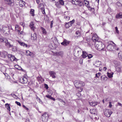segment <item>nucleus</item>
<instances>
[{
  "label": "nucleus",
  "mask_w": 122,
  "mask_h": 122,
  "mask_svg": "<svg viewBox=\"0 0 122 122\" xmlns=\"http://www.w3.org/2000/svg\"><path fill=\"white\" fill-rule=\"evenodd\" d=\"M76 51H77V52H76V55L77 56H79V53H81V51H79V50H76Z\"/></svg>",
  "instance_id": "49530a36"
},
{
  "label": "nucleus",
  "mask_w": 122,
  "mask_h": 122,
  "mask_svg": "<svg viewBox=\"0 0 122 122\" xmlns=\"http://www.w3.org/2000/svg\"><path fill=\"white\" fill-rule=\"evenodd\" d=\"M80 83L79 84V87H81V86H84L85 85L83 81H80Z\"/></svg>",
  "instance_id": "473e14b6"
},
{
  "label": "nucleus",
  "mask_w": 122,
  "mask_h": 122,
  "mask_svg": "<svg viewBox=\"0 0 122 122\" xmlns=\"http://www.w3.org/2000/svg\"><path fill=\"white\" fill-rule=\"evenodd\" d=\"M35 10L33 9H31L30 11V14L32 16H34L35 15L34 14Z\"/></svg>",
  "instance_id": "393cba45"
},
{
  "label": "nucleus",
  "mask_w": 122,
  "mask_h": 122,
  "mask_svg": "<svg viewBox=\"0 0 122 122\" xmlns=\"http://www.w3.org/2000/svg\"><path fill=\"white\" fill-rule=\"evenodd\" d=\"M7 41V40L3 37H1L0 38V43H5Z\"/></svg>",
  "instance_id": "6ab92c4d"
},
{
  "label": "nucleus",
  "mask_w": 122,
  "mask_h": 122,
  "mask_svg": "<svg viewBox=\"0 0 122 122\" xmlns=\"http://www.w3.org/2000/svg\"><path fill=\"white\" fill-rule=\"evenodd\" d=\"M99 76L98 75V74L97 73L96 74V77H97L98 78Z\"/></svg>",
  "instance_id": "774afa93"
},
{
  "label": "nucleus",
  "mask_w": 122,
  "mask_h": 122,
  "mask_svg": "<svg viewBox=\"0 0 122 122\" xmlns=\"http://www.w3.org/2000/svg\"><path fill=\"white\" fill-rule=\"evenodd\" d=\"M15 103L18 106H20L21 105V104L20 102H18L17 101H16L15 102Z\"/></svg>",
  "instance_id": "8fccbe9b"
},
{
  "label": "nucleus",
  "mask_w": 122,
  "mask_h": 122,
  "mask_svg": "<svg viewBox=\"0 0 122 122\" xmlns=\"http://www.w3.org/2000/svg\"><path fill=\"white\" fill-rule=\"evenodd\" d=\"M8 58L9 59L11 60V61H17V59L15 57V56L11 54H8Z\"/></svg>",
  "instance_id": "1a4fd4ad"
},
{
  "label": "nucleus",
  "mask_w": 122,
  "mask_h": 122,
  "mask_svg": "<svg viewBox=\"0 0 122 122\" xmlns=\"http://www.w3.org/2000/svg\"><path fill=\"white\" fill-rule=\"evenodd\" d=\"M11 95L12 96L15 98H16V97H17V96L15 94H11Z\"/></svg>",
  "instance_id": "3c124183"
},
{
  "label": "nucleus",
  "mask_w": 122,
  "mask_h": 122,
  "mask_svg": "<svg viewBox=\"0 0 122 122\" xmlns=\"http://www.w3.org/2000/svg\"><path fill=\"white\" fill-rule=\"evenodd\" d=\"M114 64L115 65V66H117L119 64V63L117 61H114L113 62Z\"/></svg>",
  "instance_id": "ea45409f"
},
{
  "label": "nucleus",
  "mask_w": 122,
  "mask_h": 122,
  "mask_svg": "<svg viewBox=\"0 0 122 122\" xmlns=\"http://www.w3.org/2000/svg\"><path fill=\"white\" fill-rule=\"evenodd\" d=\"M64 18L67 19V20H69L70 19V17L69 16H64Z\"/></svg>",
  "instance_id": "5fc2aeb1"
},
{
  "label": "nucleus",
  "mask_w": 122,
  "mask_h": 122,
  "mask_svg": "<svg viewBox=\"0 0 122 122\" xmlns=\"http://www.w3.org/2000/svg\"><path fill=\"white\" fill-rule=\"evenodd\" d=\"M107 48L108 50L110 51H114L116 49L115 46H113L112 44L110 43L107 45Z\"/></svg>",
  "instance_id": "20e7f679"
},
{
  "label": "nucleus",
  "mask_w": 122,
  "mask_h": 122,
  "mask_svg": "<svg viewBox=\"0 0 122 122\" xmlns=\"http://www.w3.org/2000/svg\"><path fill=\"white\" fill-rule=\"evenodd\" d=\"M95 45L96 48L99 51H101L103 50L105 47L104 45L100 42V41L96 43Z\"/></svg>",
  "instance_id": "f257e3e1"
},
{
  "label": "nucleus",
  "mask_w": 122,
  "mask_h": 122,
  "mask_svg": "<svg viewBox=\"0 0 122 122\" xmlns=\"http://www.w3.org/2000/svg\"><path fill=\"white\" fill-rule=\"evenodd\" d=\"M82 57L84 58H86L88 56V54L85 51H82Z\"/></svg>",
  "instance_id": "aec40b11"
},
{
  "label": "nucleus",
  "mask_w": 122,
  "mask_h": 122,
  "mask_svg": "<svg viewBox=\"0 0 122 122\" xmlns=\"http://www.w3.org/2000/svg\"><path fill=\"white\" fill-rule=\"evenodd\" d=\"M19 26L18 25H16L15 26V29L16 30L17 29V28L18 29Z\"/></svg>",
  "instance_id": "e2e57ef3"
},
{
  "label": "nucleus",
  "mask_w": 122,
  "mask_h": 122,
  "mask_svg": "<svg viewBox=\"0 0 122 122\" xmlns=\"http://www.w3.org/2000/svg\"><path fill=\"white\" fill-rule=\"evenodd\" d=\"M30 26L31 30H34L35 28L34 26V23L33 22H30Z\"/></svg>",
  "instance_id": "dca6fc26"
},
{
  "label": "nucleus",
  "mask_w": 122,
  "mask_h": 122,
  "mask_svg": "<svg viewBox=\"0 0 122 122\" xmlns=\"http://www.w3.org/2000/svg\"><path fill=\"white\" fill-rule=\"evenodd\" d=\"M5 107L7 108V110L10 111V107L8 103H6L5 104Z\"/></svg>",
  "instance_id": "2f4dec72"
},
{
  "label": "nucleus",
  "mask_w": 122,
  "mask_h": 122,
  "mask_svg": "<svg viewBox=\"0 0 122 122\" xmlns=\"http://www.w3.org/2000/svg\"><path fill=\"white\" fill-rule=\"evenodd\" d=\"M107 78L106 76H101V79L102 80L103 79V80H107Z\"/></svg>",
  "instance_id": "58836bf2"
},
{
  "label": "nucleus",
  "mask_w": 122,
  "mask_h": 122,
  "mask_svg": "<svg viewBox=\"0 0 122 122\" xmlns=\"http://www.w3.org/2000/svg\"><path fill=\"white\" fill-rule=\"evenodd\" d=\"M83 43L86 46H88L89 44V42H86V41H84L83 42Z\"/></svg>",
  "instance_id": "37998d69"
},
{
  "label": "nucleus",
  "mask_w": 122,
  "mask_h": 122,
  "mask_svg": "<svg viewBox=\"0 0 122 122\" xmlns=\"http://www.w3.org/2000/svg\"><path fill=\"white\" fill-rule=\"evenodd\" d=\"M89 104L90 105L92 106H94L97 105L98 103L97 102H89Z\"/></svg>",
  "instance_id": "f3484780"
},
{
  "label": "nucleus",
  "mask_w": 122,
  "mask_h": 122,
  "mask_svg": "<svg viewBox=\"0 0 122 122\" xmlns=\"http://www.w3.org/2000/svg\"><path fill=\"white\" fill-rule=\"evenodd\" d=\"M70 42V41L65 39H64L63 40V42L61 43V44L62 45L65 46L68 45L69 43Z\"/></svg>",
  "instance_id": "9d476101"
},
{
  "label": "nucleus",
  "mask_w": 122,
  "mask_h": 122,
  "mask_svg": "<svg viewBox=\"0 0 122 122\" xmlns=\"http://www.w3.org/2000/svg\"><path fill=\"white\" fill-rule=\"evenodd\" d=\"M51 96L49 95H46V97L50 99Z\"/></svg>",
  "instance_id": "680f3d73"
},
{
  "label": "nucleus",
  "mask_w": 122,
  "mask_h": 122,
  "mask_svg": "<svg viewBox=\"0 0 122 122\" xmlns=\"http://www.w3.org/2000/svg\"><path fill=\"white\" fill-rule=\"evenodd\" d=\"M109 107L110 108H111L112 107V105L111 102H109Z\"/></svg>",
  "instance_id": "4d7b16f0"
},
{
  "label": "nucleus",
  "mask_w": 122,
  "mask_h": 122,
  "mask_svg": "<svg viewBox=\"0 0 122 122\" xmlns=\"http://www.w3.org/2000/svg\"><path fill=\"white\" fill-rule=\"evenodd\" d=\"M70 24L69 23V22L67 23H66L65 25V27L66 28H68L70 26H70Z\"/></svg>",
  "instance_id": "79ce46f5"
},
{
  "label": "nucleus",
  "mask_w": 122,
  "mask_h": 122,
  "mask_svg": "<svg viewBox=\"0 0 122 122\" xmlns=\"http://www.w3.org/2000/svg\"><path fill=\"white\" fill-rule=\"evenodd\" d=\"M75 33L76 35V36H75V37L77 38L78 37H80L81 36V34L78 31H77Z\"/></svg>",
  "instance_id": "b1692460"
},
{
  "label": "nucleus",
  "mask_w": 122,
  "mask_h": 122,
  "mask_svg": "<svg viewBox=\"0 0 122 122\" xmlns=\"http://www.w3.org/2000/svg\"><path fill=\"white\" fill-rule=\"evenodd\" d=\"M117 105L119 106H120L121 107L122 106V104L119 102L118 103Z\"/></svg>",
  "instance_id": "338daca9"
},
{
  "label": "nucleus",
  "mask_w": 122,
  "mask_h": 122,
  "mask_svg": "<svg viewBox=\"0 0 122 122\" xmlns=\"http://www.w3.org/2000/svg\"><path fill=\"white\" fill-rule=\"evenodd\" d=\"M5 43V46L8 48H11L13 46V45L12 44L11 42L8 41L7 40Z\"/></svg>",
  "instance_id": "9b49d317"
},
{
  "label": "nucleus",
  "mask_w": 122,
  "mask_h": 122,
  "mask_svg": "<svg viewBox=\"0 0 122 122\" xmlns=\"http://www.w3.org/2000/svg\"><path fill=\"white\" fill-rule=\"evenodd\" d=\"M42 12L43 14L44 15L46 14V13H45V10L44 9L43 10V9H42Z\"/></svg>",
  "instance_id": "052dcab7"
},
{
  "label": "nucleus",
  "mask_w": 122,
  "mask_h": 122,
  "mask_svg": "<svg viewBox=\"0 0 122 122\" xmlns=\"http://www.w3.org/2000/svg\"><path fill=\"white\" fill-rule=\"evenodd\" d=\"M10 31L9 28L6 26L3 25L2 26V30L5 33H7V32H9Z\"/></svg>",
  "instance_id": "f8f14e48"
},
{
  "label": "nucleus",
  "mask_w": 122,
  "mask_h": 122,
  "mask_svg": "<svg viewBox=\"0 0 122 122\" xmlns=\"http://www.w3.org/2000/svg\"><path fill=\"white\" fill-rule=\"evenodd\" d=\"M78 91L79 92H81L82 91L83 88L81 87L77 88Z\"/></svg>",
  "instance_id": "e433bc0d"
},
{
  "label": "nucleus",
  "mask_w": 122,
  "mask_h": 122,
  "mask_svg": "<svg viewBox=\"0 0 122 122\" xmlns=\"http://www.w3.org/2000/svg\"><path fill=\"white\" fill-rule=\"evenodd\" d=\"M116 17L117 18H122V13H120L117 14L116 16Z\"/></svg>",
  "instance_id": "5701e85b"
},
{
  "label": "nucleus",
  "mask_w": 122,
  "mask_h": 122,
  "mask_svg": "<svg viewBox=\"0 0 122 122\" xmlns=\"http://www.w3.org/2000/svg\"><path fill=\"white\" fill-rule=\"evenodd\" d=\"M63 52L62 51L57 52H56V54L57 56H61L62 55Z\"/></svg>",
  "instance_id": "c756f323"
},
{
  "label": "nucleus",
  "mask_w": 122,
  "mask_h": 122,
  "mask_svg": "<svg viewBox=\"0 0 122 122\" xmlns=\"http://www.w3.org/2000/svg\"><path fill=\"white\" fill-rule=\"evenodd\" d=\"M116 4L117 6L120 7H122V5L119 2H117L116 3Z\"/></svg>",
  "instance_id": "a19ab883"
},
{
  "label": "nucleus",
  "mask_w": 122,
  "mask_h": 122,
  "mask_svg": "<svg viewBox=\"0 0 122 122\" xmlns=\"http://www.w3.org/2000/svg\"><path fill=\"white\" fill-rule=\"evenodd\" d=\"M29 56L32 57H35V54L34 53L31 52Z\"/></svg>",
  "instance_id": "c9c22d12"
},
{
  "label": "nucleus",
  "mask_w": 122,
  "mask_h": 122,
  "mask_svg": "<svg viewBox=\"0 0 122 122\" xmlns=\"http://www.w3.org/2000/svg\"><path fill=\"white\" fill-rule=\"evenodd\" d=\"M58 100L60 101L61 102H63V103H64L65 104V102L63 100L61 99V98H58Z\"/></svg>",
  "instance_id": "09e8293b"
},
{
  "label": "nucleus",
  "mask_w": 122,
  "mask_h": 122,
  "mask_svg": "<svg viewBox=\"0 0 122 122\" xmlns=\"http://www.w3.org/2000/svg\"><path fill=\"white\" fill-rule=\"evenodd\" d=\"M80 63L81 64L83 63V59H81L79 60Z\"/></svg>",
  "instance_id": "864d4df0"
},
{
  "label": "nucleus",
  "mask_w": 122,
  "mask_h": 122,
  "mask_svg": "<svg viewBox=\"0 0 122 122\" xmlns=\"http://www.w3.org/2000/svg\"><path fill=\"white\" fill-rule=\"evenodd\" d=\"M25 122H30L29 119L28 118L26 119Z\"/></svg>",
  "instance_id": "69168bd1"
},
{
  "label": "nucleus",
  "mask_w": 122,
  "mask_h": 122,
  "mask_svg": "<svg viewBox=\"0 0 122 122\" xmlns=\"http://www.w3.org/2000/svg\"><path fill=\"white\" fill-rule=\"evenodd\" d=\"M48 115L46 112L44 113L41 116L42 121L43 122H46L48 120Z\"/></svg>",
  "instance_id": "39448f33"
},
{
  "label": "nucleus",
  "mask_w": 122,
  "mask_h": 122,
  "mask_svg": "<svg viewBox=\"0 0 122 122\" xmlns=\"http://www.w3.org/2000/svg\"><path fill=\"white\" fill-rule=\"evenodd\" d=\"M58 0H56L55 2H54L53 3H55V5L58 8H61V5L59 1H58Z\"/></svg>",
  "instance_id": "a878e982"
},
{
  "label": "nucleus",
  "mask_w": 122,
  "mask_h": 122,
  "mask_svg": "<svg viewBox=\"0 0 122 122\" xmlns=\"http://www.w3.org/2000/svg\"><path fill=\"white\" fill-rule=\"evenodd\" d=\"M92 39L93 41L97 43L100 41V40L97 35L96 34H93L92 35Z\"/></svg>",
  "instance_id": "423d86ee"
},
{
  "label": "nucleus",
  "mask_w": 122,
  "mask_h": 122,
  "mask_svg": "<svg viewBox=\"0 0 122 122\" xmlns=\"http://www.w3.org/2000/svg\"><path fill=\"white\" fill-rule=\"evenodd\" d=\"M107 76L109 78H112L113 77V73H109L108 72H107Z\"/></svg>",
  "instance_id": "72a5a7b5"
},
{
  "label": "nucleus",
  "mask_w": 122,
  "mask_h": 122,
  "mask_svg": "<svg viewBox=\"0 0 122 122\" xmlns=\"http://www.w3.org/2000/svg\"><path fill=\"white\" fill-rule=\"evenodd\" d=\"M37 81L39 82H40V81H43V79L41 77V76L37 77ZM44 80H43V81Z\"/></svg>",
  "instance_id": "c85d7f7f"
},
{
  "label": "nucleus",
  "mask_w": 122,
  "mask_h": 122,
  "mask_svg": "<svg viewBox=\"0 0 122 122\" xmlns=\"http://www.w3.org/2000/svg\"><path fill=\"white\" fill-rule=\"evenodd\" d=\"M59 2L60 5H63L64 4V2L63 0H59Z\"/></svg>",
  "instance_id": "4c0bfd02"
},
{
  "label": "nucleus",
  "mask_w": 122,
  "mask_h": 122,
  "mask_svg": "<svg viewBox=\"0 0 122 122\" xmlns=\"http://www.w3.org/2000/svg\"><path fill=\"white\" fill-rule=\"evenodd\" d=\"M71 2L73 4L80 7L83 6L84 5L83 2L80 0H72Z\"/></svg>",
  "instance_id": "f03ea898"
},
{
  "label": "nucleus",
  "mask_w": 122,
  "mask_h": 122,
  "mask_svg": "<svg viewBox=\"0 0 122 122\" xmlns=\"http://www.w3.org/2000/svg\"><path fill=\"white\" fill-rule=\"evenodd\" d=\"M49 73L51 76L52 77V78H55L56 77L55 75L56 73L54 71H49Z\"/></svg>",
  "instance_id": "4468645a"
},
{
  "label": "nucleus",
  "mask_w": 122,
  "mask_h": 122,
  "mask_svg": "<svg viewBox=\"0 0 122 122\" xmlns=\"http://www.w3.org/2000/svg\"><path fill=\"white\" fill-rule=\"evenodd\" d=\"M50 99L51 100H53L54 101H55V99L54 98H53L52 97H51H51L50 98Z\"/></svg>",
  "instance_id": "13d9d810"
},
{
  "label": "nucleus",
  "mask_w": 122,
  "mask_h": 122,
  "mask_svg": "<svg viewBox=\"0 0 122 122\" xmlns=\"http://www.w3.org/2000/svg\"><path fill=\"white\" fill-rule=\"evenodd\" d=\"M19 81L20 83H26L28 81L27 79L25 77H21L19 79Z\"/></svg>",
  "instance_id": "6e6552de"
},
{
  "label": "nucleus",
  "mask_w": 122,
  "mask_h": 122,
  "mask_svg": "<svg viewBox=\"0 0 122 122\" xmlns=\"http://www.w3.org/2000/svg\"><path fill=\"white\" fill-rule=\"evenodd\" d=\"M31 52L29 51H26V56H28L29 55Z\"/></svg>",
  "instance_id": "c03bdc74"
},
{
  "label": "nucleus",
  "mask_w": 122,
  "mask_h": 122,
  "mask_svg": "<svg viewBox=\"0 0 122 122\" xmlns=\"http://www.w3.org/2000/svg\"><path fill=\"white\" fill-rule=\"evenodd\" d=\"M51 25H50L51 28H52L53 26V21H51Z\"/></svg>",
  "instance_id": "603ef678"
},
{
  "label": "nucleus",
  "mask_w": 122,
  "mask_h": 122,
  "mask_svg": "<svg viewBox=\"0 0 122 122\" xmlns=\"http://www.w3.org/2000/svg\"><path fill=\"white\" fill-rule=\"evenodd\" d=\"M90 113L92 114H93L94 115L97 114L96 110L95 109H90Z\"/></svg>",
  "instance_id": "4be33fe9"
},
{
  "label": "nucleus",
  "mask_w": 122,
  "mask_h": 122,
  "mask_svg": "<svg viewBox=\"0 0 122 122\" xmlns=\"http://www.w3.org/2000/svg\"><path fill=\"white\" fill-rule=\"evenodd\" d=\"M31 39L33 41H37V38L36 35L35 33L31 34Z\"/></svg>",
  "instance_id": "2eb2a0df"
},
{
  "label": "nucleus",
  "mask_w": 122,
  "mask_h": 122,
  "mask_svg": "<svg viewBox=\"0 0 122 122\" xmlns=\"http://www.w3.org/2000/svg\"><path fill=\"white\" fill-rule=\"evenodd\" d=\"M103 112L105 115L107 117H109L112 112L110 110L106 109L103 110Z\"/></svg>",
  "instance_id": "7ed1b4c3"
},
{
  "label": "nucleus",
  "mask_w": 122,
  "mask_h": 122,
  "mask_svg": "<svg viewBox=\"0 0 122 122\" xmlns=\"http://www.w3.org/2000/svg\"><path fill=\"white\" fill-rule=\"evenodd\" d=\"M5 3L10 6H13L14 5L13 0H4Z\"/></svg>",
  "instance_id": "0eeeda50"
},
{
  "label": "nucleus",
  "mask_w": 122,
  "mask_h": 122,
  "mask_svg": "<svg viewBox=\"0 0 122 122\" xmlns=\"http://www.w3.org/2000/svg\"><path fill=\"white\" fill-rule=\"evenodd\" d=\"M25 2L23 1H20L19 3V5L20 7H22L24 6L25 5L24 4Z\"/></svg>",
  "instance_id": "cd10ccee"
},
{
  "label": "nucleus",
  "mask_w": 122,
  "mask_h": 122,
  "mask_svg": "<svg viewBox=\"0 0 122 122\" xmlns=\"http://www.w3.org/2000/svg\"><path fill=\"white\" fill-rule=\"evenodd\" d=\"M75 21V20L73 19L70 22H69V23L70 24V26H71L74 23Z\"/></svg>",
  "instance_id": "f704fd0d"
},
{
  "label": "nucleus",
  "mask_w": 122,
  "mask_h": 122,
  "mask_svg": "<svg viewBox=\"0 0 122 122\" xmlns=\"http://www.w3.org/2000/svg\"><path fill=\"white\" fill-rule=\"evenodd\" d=\"M44 86L46 88V89H48V85L46 84H45Z\"/></svg>",
  "instance_id": "bf43d9fd"
},
{
  "label": "nucleus",
  "mask_w": 122,
  "mask_h": 122,
  "mask_svg": "<svg viewBox=\"0 0 122 122\" xmlns=\"http://www.w3.org/2000/svg\"><path fill=\"white\" fill-rule=\"evenodd\" d=\"M18 41L20 45L21 46H23L24 47H27V45L25 43H24L22 42H21L20 41Z\"/></svg>",
  "instance_id": "412c9836"
},
{
  "label": "nucleus",
  "mask_w": 122,
  "mask_h": 122,
  "mask_svg": "<svg viewBox=\"0 0 122 122\" xmlns=\"http://www.w3.org/2000/svg\"><path fill=\"white\" fill-rule=\"evenodd\" d=\"M18 33L19 34H22V32H20V31L19 30H18Z\"/></svg>",
  "instance_id": "0e129e2a"
},
{
  "label": "nucleus",
  "mask_w": 122,
  "mask_h": 122,
  "mask_svg": "<svg viewBox=\"0 0 122 122\" xmlns=\"http://www.w3.org/2000/svg\"><path fill=\"white\" fill-rule=\"evenodd\" d=\"M9 54H8L7 52L5 51H4L2 52L1 54V56L5 58L6 57H8V55Z\"/></svg>",
  "instance_id": "ddd939ff"
},
{
  "label": "nucleus",
  "mask_w": 122,
  "mask_h": 122,
  "mask_svg": "<svg viewBox=\"0 0 122 122\" xmlns=\"http://www.w3.org/2000/svg\"><path fill=\"white\" fill-rule=\"evenodd\" d=\"M79 82V81H76L74 82V85L77 88L79 87V84L80 83Z\"/></svg>",
  "instance_id": "a211bd4d"
},
{
  "label": "nucleus",
  "mask_w": 122,
  "mask_h": 122,
  "mask_svg": "<svg viewBox=\"0 0 122 122\" xmlns=\"http://www.w3.org/2000/svg\"><path fill=\"white\" fill-rule=\"evenodd\" d=\"M41 31L43 34H46V31L45 29L42 27H41Z\"/></svg>",
  "instance_id": "7c9ffc66"
},
{
  "label": "nucleus",
  "mask_w": 122,
  "mask_h": 122,
  "mask_svg": "<svg viewBox=\"0 0 122 122\" xmlns=\"http://www.w3.org/2000/svg\"><path fill=\"white\" fill-rule=\"evenodd\" d=\"M101 63L100 61H98L96 62L95 65H95L96 67H99L101 65Z\"/></svg>",
  "instance_id": "bb28decb"
},
{
  "label": "nucleus",
  "mask_w": 122,
  "mask_h": 122,
  "mask_svg": "<svg viewBox=\"0 0 122 122\" xmlns=\"http://www.w3.org/2000/svg\"><path fill=\"white\" fill-rule=\"evenodd\" d=\"M93 56L91 54H88V59H90L92 58Z\"/></svg>",
  "instance_id": "de8ad7c7"
},
{
  "label": "nucleus",
  "mask_w": 122,
  "mask_h": 122,
  "mask_svg": "<svg viewBox=\"0 0 122 122\" xmlns=\"http://www.w3.org/2000/svg\"><path fill=\"white\" fill-rule=\"evenodd\" d=\"M115 32H116L117 34H119V31L118 30V28L117 27H115Z\"/></svg>",
  "instance_id": "a18cd8bd"
},
{
  "label": "nucleus",
  "mask_w": 122,
  "mask_h": 122,
  "mask_svg": "<svg viewBox=\"0 0 122 122\" xmlns=\"http://www.w3.org/2000/svg\"><path fill=\"white\" fill-rule=\"evenodd\" d=\"M86 2H87V3H85V5H86V6H87L89 5V1H86Z\"/></svg>",
  "instance_id": "6e6d98bb"
}]
</instances>
